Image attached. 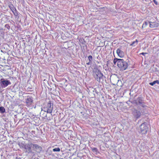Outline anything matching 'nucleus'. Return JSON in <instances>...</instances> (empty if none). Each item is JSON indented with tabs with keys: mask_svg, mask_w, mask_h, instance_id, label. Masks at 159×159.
I'll return each instance as SVG.
<instances>
[{
	"mask_svg": "<svg viewBox=\"0 0 159 159\" xmlns=\"http://www.w3.org/2000/svg\"><path fill=\"white\" fill-rule=\"evenodd\" d=\"M43 109L44 111L51 113L53 110V105H52L51 101H49L47 103L45 104L43 107Z\"/></svg>",
	"mask_w": 159,
	"mask_h": 159,
	"instance_id": "nucleus-1",
	"label": "nucleus"
},
{
	"mask_svg": "<svg viewBox=\"0 0 159 159\" xmlns=\"http://www.w3.org/2000/svg\"><path fill=\"white\" fill-rule=\"evenodd\" d=\"M118 66L122 70H125L128 67L127 63L122 59H120L117 63Z\"/></svg>",
	"mask_w": 159,
	"mask_h": 159,
	"instance_id": "nucleus-2",
	"label": "nucleus"
},
{
	"mask_svg": "<svg viewBox=\"0 0 159 159\" xmlns=\"http://www.w3.org/2000/svg\"><path fill=\"white\" fill-rule=\"evenodd\" d=\"M148 127L146 123H143L141 124L140 126L139 132L142 134H145L147 133Z\"/></svg>",
	"mask_w": 159,
	"mask_h": 159,
	"instance_id": "nucleus-3",
	"label": "nucleus"
},
{
	"mask_svg": "<svg viewBox=\"0 0 159 159\" xmlns=\"http://www.w3.org/2000/svg\"><path fill=\"white\" fill-rule=\"evenodd\" d=\"M103 75L101 72L98 70L95 72V75H94V77L95 79L98 82H100L101 80L103 79Z\"/></svg>",
	"mask_w": 159,
	"mask_h": 159,
	"instance_id": "nucleus-4",
	"label": "nucleus"
},
{
	"mask_svg": "<svg viewBox=\"0 0 159 159\" xmlns=\"http://www.w3.org/2000/svg\"><path fill=\"white\" fill-rule=\"evenodd\" d=\"M34 102L33 98L30 96H28L25 99V103L26 106L27 107L31 106Z\"/></svg>",
	"mask_w": 159,
	"mask_h": 159,
	"instance_id": "nucleus-5",
	"label": "nucleus"
},
{
	"mask_svg": "<svg viewBox=\"0 0 159 159\" xmlns=\"http://www.w3.org/2000/svg\"><path fill=\"white\" fill-rule=\"evenodd\" d=\"M33 149L38 153H40L42 151V148L41 146L37 144H30Z\"/></svg>",
	"mask_w": 159,
	"mask_h": 159,
	"instance_id": "nucleus-6",
	"label": "nucleus"
},
{
	"mask_svg": "<svg viewBox=\"0 0 159 159\" xmlns=\"http://www.w3.org/2000/svg\"><path fill=\"white\" fill-rule=\"evenodd\" d=\"M1 81L2 84V86H3L4 87H6L9 84H11V82L9 81L4 80L3 79H1Z\"/></svg>",
	"mask_w": 159,
	"mask_h": 159,
	"instance_id": "nucleus-7",
	"label": "nucleus"
},
{
	"mask_svg": "<svg viewBox=\"0 0 159 159\" xmlns=\"http://www.w3.org/2000/svg\"><path fill=\"white\" fill-rule=\"evenodd\" d=\"M9 7L14 14L15 16H17L18 15L16 9L15 8L14 6L12 4H10L9 5Z\"/></svg>",
	"mask_w": 159,
	"mask_h": 159,
	"instance_id": "nucleus-8",
	"label": "nucleus"
},
{
	"mask_svg": "<svg viewBox=\"0 0 159 159\" xmlns=\"http://www.w3.org/2000/svg\"><path fill=\"white\" fill-rule=\"evenodd\" d=\"M116 53L118 56L120 57H123L124 56V52L120 48L117 49Z\"/></svg>",
	"mask_w": 159,
	"mask_h": 159,
	"instance_id": "nucleus-9",
	"label": "nucleus"
},
{
	"mask_svg": "<svg viewBox=\"0 0 159 159\" xmlns=\"http://www.w3.org/2000/svg\"><path fill=\"white\" fill-rule=\"evenodd\" d=\"M133 114L137 118H138L141 115V113L136 110L134 109L133 111Z\"/></svg>",
	"mask_w": 159,
	"mask_h": 159,
	"instance_id": "nucleus-10",
	"label": "nucleus"
},
{
	"mask_svg": "<svg viewBox=\"0 0 159 159\" xmlns=\"http://www.w3.org/2000/svg\"><path fill=\"white\" fill-rule=\"evenodd\" d=\"M143 98L141 97H139L137 99L135 100V102L136 104H138V103L140 104L143 103Z\"/></svg>",
	"mask_w": 159,
	"mask_h": 159,
	"instance_id": "nucleus-11",
	"label": "nucleus"
},
{
	"mask_svg": "<svg viewBox=\"0 0 159 159\" xmlns=\"http://www.w3.org/2000/svg\"><path fill=\"white\" fill-rule=\"evenodd\" d=\"M150 24V27L151 28H154L157 27L158 26V24L156 22H149Z\"/></svg>",
	"mask_w": 159,
	"mask_h": 159,
	"instance_id": "nucleus-12",
	"label": "nucleus"
},
{
	"mask_svg": "<svg viewBox=\"0 0 159 159\" xmlns=\"http://www.w3.org/2000/svg\"><path fill=\"white\" fill-rule=\"evenodd\" d=\"M138 42V40L136 39L135 41L133 42L132 43L130 44V45L135 46L137 44Z\"/></svg>",
	"mask_w": 159,
	"mask_h": 159,
	"instance_id": "nucleus-13",
	"label": "nucleus"
},
{
	"mask_svg": "<svg viewBox=\"0 0 159 159\" xmlns=\"http://www.w3.org/2000/svg\"><path fill=\"white\" fill-rule=\"evenodd\" d=\"M156 83L157 84H159V81L158 80H155L153 81L152 82L150 83L149 84L153 86Z\"/></svg>",
	"mask_w": 159,
	"mask_h": 159,
	"instance_id": "nucleus-14",
	"label": "nucleus"
},
{
	"mask_svg": "<svg viewBox=\"0 0 159 159\" xmlns=\"http://www.w3.org/2000/svg\"><path fill=\"white\" fill-rule=\"evenodd\" d=\"M30 146L31 147V144L30 145L28 144L25 146V149H28L29 151H31V148Z\"/></svg>",
	"mask_w": 159,
	"mask_h": 159,
	"instance_id": "nucleus-15",
	"label": "nucleus"
},
{
	"mask_svg": "<svg viewBox=\"0 0 159 159\" xmlns=\"http://www.w3.org/2000/svg\"><path fill=\"white\" fill-rule=\"evenodd\" d=\"M5 111V108L3 107H0V111L2 113H4Z\"/></svg>",
	"mask_w": 159,
	"mask_h": 159,
	"instance_id": "nucleus-16",
	"label": "nucleus"
},
{
	"mask_svg": "<svg viewBox=\"0 0 159 159\" xmlns=\"http://www.w3.org/2000/svg\"><path fill=\"white\" fill-rule=\"evenodd\" d=\"M149 23V22H145L143 25L142 27L143 28H145L148 24Z\"/></svg>",
	"mask_w": 159,
	"mask_h": 159,
	"instance_id": "nucleus-17",
	"label": "nucleus"
},
{
	"mask_svg": "<svg viewBox=\"0 0 159 159\" xmlns=\"http://www.w3.org/2000/svg\"><path fill=\"white\" fill-rule=\"evenodd\" d=\"M60 150V148H55L53 149V152H59Z\"/></svg>",
	"mask_w": 159,
	"mask_h": 159,
	"instance_id": "nucleus-18",
	"label": "nucleus"
},
{
	"mask_svg": "<svg viewBox=\"0 0 159 159\" xmlns=\"http://www.w3.org/2000/svg\"><path fill=\"white\" fill-rule=\"evenodd\" d=\"M120 59H117V58H115L114 59V60H113V62L114 64L115 65H116V62L117 63V62H118V61H119V60Z\"/></svg>",
	"mask_w": 159,
	"mask_h": 159,
	"instance_id": "nucleus-19",
	"label": "nucleus"
},
{
	"mask_svg": "<svg viewBox=\"0 0 159 159\" xmlns=\"http://www.w3.org/2000/svg\"><path fill=\"white\" fill-rule=\"evenodd\" d=\"M88 59L89 60V62H91L93 59V57L91 55L89 56L88 57Z\"/></svg>",
	"mask_w": 159,
	"mask_h": 159,
	"instance_id": "nucleus-20",
	"label": "nucleus"
},
{
	"mask_svg": "<svg viewBox=\"0 0 159 159\" xmlns=\"http://www.w3.org/2000/svg\"><path fill=\"white\" fill-rule=\"evenodd\" d=\"M5 28H7L8 30H9L10 28V27L9 25L6 24L5 25Z\"/></svg>",
	"mask_w": 159,
	"mask_h": 159,
	"instance_id": "nucleus-21",
	"label": "nucleus"
},
{
	"mask_svg": "<svg viewBox=\"0 0 159 159\" xmlns=\"http://www.w3.org/2000/svg\"><path fill=\"white\" fill-rule=\"evenodd\" d=\"M140 105L143 107H146V105L145 104L144 102H143V103H142L140 104Z\"/></svg>",
	"mask_w": 159,
	"mask_h": 159,
	"instance_id": "nucleus-22",
	"label": "nucleus"
},
{
	"mask_svg": "<svg viewBox=\"0 0 159 159\" xmlns=\"http://www.w3.org/2000/svg\"><path fill=\"white\" fill-rule=\"evenodd\" d=\"M153 2L156 5H157L158 4V2L156 0H153Z\"/></svg>",
	"mask_w": 159,
	"mask_h": 159,
	"instance_id": "nucleus-23",
	"label": "nucleus"
},
{
	"mask_svg": "<svg viewBox=\"0 0 159 159\" xmlns=\"http://www.w3.org/2000/svg\"><path fill=\"white\" fill-rule=\"evenodd\" d=\"M147 53H144V52H142L140 54L143 55H144L145 54H147Z\"/></svg>",
	"mask_w": 159,
	"mask_h": 159,
	"instance_id": "nucleus-24",
	"label": "nucleus"
},
{
	"mask_svg": "<svg viewBox=\"0 0 159 159\" xmlns=\"http://www.w3.org/2000/svg\"><path fill=\"white\" fill-rule=\"evenodd\" d=\"M93 150H96V151H97V149L96 148H94L93 149Z\"/></svg>",
	"mask_w": 159,
	"mask_h": 159,
	"instance_id": "nucleus-25",
	"label": "nucleus"
},
{
	"mask_svg": "<svg viewBox=\"0 0 159 159\" xmlns=\"http://www.w3.org/2000/svg\"><path fill=\"white\" fill-rule=\"evenodd\" d=\"M89 63H87V65H89Z\"/></svg>",
	"mask_w": 159,
	"mask_h": 159,
	"instance_id": "nucleus-26",
	"label": "nucleus"
},
{
	"mask_svg": "<svg viewBox=\"0 0 159 159\" xmlns=\"http://www.w3.org/2000/svg\"><path fill=\"white\" fill-rule=\"evenodd\" d=\"M142 1H143V0H142Z\"/></svg>",
	"mask_w": 159,
	"mask_h": 159,
	"instance_id": "nucleus-27",
	"label": "nucleus"
}]
</instances>
